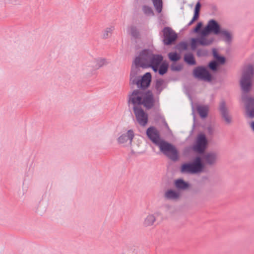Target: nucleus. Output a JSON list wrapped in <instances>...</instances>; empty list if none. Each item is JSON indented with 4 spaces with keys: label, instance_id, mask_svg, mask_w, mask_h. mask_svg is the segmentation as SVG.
<instances>
[{
    "label": "nucleus",
    "instance_id": "4",
    "mask_svg": "<svg viewBox=\"0 0 254 254\" xmlns=\"http://www.w3.org/2000/svg\"><path fill=\"white\" fill-rule=\"evenodd\" d=\"M203 168L204 165L201 158L197 157L192 162L183 164L181 171L183 173L197 174L202 172Z\"/></svg>",
    "mask_w": 254,
    "mask_h": 254
},
{
    "label": "nucleus",
    "instance_id": "5",
    "mask_svg": "<svg viewBox=\"0 0 254 254\" xmlns=\"http://www.w3.org/2000/svg\"><path fill=\"white\" fill-rule=\"evenodd\" d=\"M157 145L159 146L161 152L171 159L174 161L178 160V153L177 149L173 145L162 140Z\"/></svg>",
    "mask_w": 254,
    "mask_h": 254
},
{
    "label": "nucleus",
    "instance_id": "36",
    "mask_svg": "<svg viewBox=\"0 0 254 254\" xmlns=\"http://www.w3.org/2000/svg\"><path fill=\"white\" fill-rule=\"evenodd\" d=\"M202 26V23H201V22H199V23L197 24V25H196V26L195 27V28L194 29V31L195 32H198V31L200 30V29L201 28Z\"/></svg>",
    "mask_w": 254,
    "mask_h": 254
},
{
    "label": "nucleus",
    "instance_id": "26",
    "mask_svg": "<svg viewBox=\"0 0 254 254\" xmlns=\"http://www.w3.org/2000/svg\"><path fill=\"white\" fill-rule=\"evenodd\" d=\"M169 59L173 62H176L180 60L181 57L180 55L176 52L170 53L168 54Z\"/></svg>",
    "mask_w": 254,
    "mask_h": 254
},
{
    "label": "nucleus",
    "instance_id": "23",
    "mask_svg": "<svg viewBox=\"0 0 254 254\" xmlns=\"http://www.w3.org/2000/svg\"><path fill=\"white\" fill-rule=\"evenodd\" d=\"M154 8L158 12L160 13L162 10L163 7V1L162 0H151Z\"/></svg>",
    "mask_w": 254,
    "mask_h": 254
},
{
    "label": "nucleus",
    "instance_id": "18",
    "mask_svg": "<svg viewBox=\"0 0 254 254\" xmlns=\"http://www.w3.org/2000/svg\"><path fill=\"white\" fill-rule=\"evenodd\" d=\"M180 196V194L178 191L172 190H168L165 193V197L168 199H177Z\"/></svg>",
    "mask_w": 254,
    "mask_h": 254
},
{
    "label": "nucleus",
    "instance_id": "17",
    "mask_svg": "<svg viewBox=\"0 0 254 254\" xmlns=\"http://www.w3.org/2000/svg\"><path fill=\"white\" fill-rule=\"evenodd\" d=\"M206 164L211 165L215 163L217 159V155L215 153H208L203 157Z\"/></svg>",
    "mask_w": 254,
    "mask_h": 254
},
{
    "label": "nucleus",
    "instance_id": "2",
    "mask_svg": "<svg viewBox=\"0 0 254 254\" xmlns=\"http://www.w3.org/2000/svg\"><path fill=\"white\" fill-rule=\"evenodd\" d=\"M129 101L134 105H142L147 109L153 106V95L150 92H141L134 91L129 97Z\"/></svg>",
    "mask_w": 254,
    "mask_h": 254
},
{
    "label": "nucleus",
    "instance_id": "29",
    "mask_svg": "<svg viewBox=\"0 0 254 254\" xmlns=\"http://www.w3.org/2000/svg\"><path fill=\"white\" fill-rule=\"evenodd\" d=\"M163 83L164 81L162 79H158L156 81L155 87L157 90H158L159 92H160L162 90Z\"/></svg>",
    "mask_w": 254,
    "mask_h": 254
},
{
    "label": "nucleus",
    "instance_id": "33",
    "mask_svg": "<svg viewBox=\"0 0 254 254\" xmlns=\"http://www.w3.org/2000/svg\"><path fill=\"white\" fill-rule=\"evenodd\" d=\"M217 66V63L215 61L211 62L209 64V66L210 68L213 70H215L216 69Z\"/></svg>",
    "mask_w": 254,
    "mask_h": 254
},
{
    "label": "nucleus",
    "instance_id": "10",
    "mask_svg": "<svg viewBox=\"0 0 254 254\" xmlns=\"http://www.w3.org/2000/svg\"><path fill=\"white\" fill-rule=\"evenodd\" d=\"M164 36V42L166 45H169L174 41L177 37V34L171 28L166 27L163 29Z\"/></svg>",
    "mask_w": 254,
    "mask_h": 254
},
{
    "label": "nucleus",
    "instance_id": "13",
    "mask_svg": "<svg viewBox=\"0 0 254 254\" xmlns=\"http://www.w3.org/2000/svg\"><path fill=\"white\" fill-rule=\"evenodd\" d=\"M162 215L160 211H157L154 214L149 213L144 219L143 225L145 227H150L154 225L156 220V217Z\"/></svg>",
    "mask_w": 254,
    "mask_h": 254
},
{
    "label": "nucleus",
    "instance_id": "24",
    "mask_svg": "<svg viewBox=\"0 0 254 254\" xmlns=\"http://www.w3.org/2000/svg\"><path fill=\"white\" fill-rule=\"evenodd\" d=\"M162 61L160 62L161 63ZM160 63L158 65V69L159 73L161 75L165 74L168 69V64L166 63H163L161 64Z\"/></svg>",
    "mask_w": 254,
    "mask_h": 254
},
{
    "label": "nucleus",
    "instance_id": "37",
    "mask_svg": "<svg viewBox=\"0 0 254 254\" xmlns=\"http://www.w3.org/2000/svg\"><path fill=\"white\" fill-rule=\"evenodd\" d=\"M215 59L220 64H223L225 62V58L223 57L218 56V58H216Z\"/></svg>",
    "mask_w": 254,
    "mask_h": 254
},
{
    "label": "nucleus",
    "instance_id": "16",
    "mask_svg": "<svg viewBox=\"0 0 254 254\" xmlns=\"http://www.w3.org/2000/svg\"><path fill=\"white\" fill-rule=\"evenodd\" d=\"M219 110L222 118L226 124H230L232 121V118L229 114V112L226 107L224 102H221L219 106Z\"/></svg>",
    "mask_w": 254,
    "mask_h": 254
},
{
    "label": "nucleus",
    "instance_id": "19",
    "mask_svg": "<svg viewBox=\"0 0 254 254\" xmlns=\"http://www.w3.org/2000/svg\"><path fill=\"white\" fill-rule=\"evenodd\" d=\"M206 35H203L201 33V36L200 38H198V44L203 46H207L211 44L213 42L214 40L213 38H208L206 37Z\"/></svg>",
    "mask_w": 254,
    "mask_h": 254
},
{
    "label": "nucleus",
    "instance_id": "39",
    "mask_svg": "<svg viewBox=\"0 0 254 254\" xmlns=\"http://www.w3.org/2000/svg\"><path fill=\"white\" fill-rule=\"evenodd\" d=\"M250 126L253 131H254V121H252L250 123Z\"/></svg>",
    "mask_w": 254,
    "mask_h": 254
},
{
    "label": "nucleus",
    "instance_id": "31",
    "mask_svg": "<svg viewBox=\"0 0 254 254\" xmlns=\"http://www.w3.org/2000/svg\"><path fill=\"white\" fill-rule=\"evenodd\" d=\"M143 11L144 13L147 15H153V12L151 7L148 6H144L143 7Z\"/></svg>",
    "mask_w": 254,
    "mask_h": 254
},
{
    "label": "nucleus",
    "instance_id": "22",
    "mask_svg": "<svg viewBox=\"0 0 254 254\" xmlns=\"http://www.w3.org/2000/svg\"><path fill=\"white\" fill-rule=\"evenodd\" d=\"M197 111L202 118H205L207 116L208 107L207 106H198L197 108Z\"/></svg>",
    "mask_w": 254,
    "mask_h": 254
},
{
    "label": "nucleus",
    "instance_id": "12",
    "mask_svg": "<svg viewBox=\"0 0 254 254\" xmlns=\"http://www.w3.org/2000/svg\"><path fill=\"white\" fill-rule=\"evenodd\" d=\"M148 138L156 145L161 140L158 131L154 127H150L146 130Z\"/></svg>",
    "mask_w": 254,
    "mask_h": 254
},
{
    "label": "nucleus",
    "instance_id": "14",
    "mask_svg": "<svg viewBox=\"0 0 254 254\" xmlns=\"http://www.w3.org/2000/svg\"><path fill=\"white\" fill-rule=\"evenodd\" d=\"M106 64L104 59H93L87 63V66L90 68V70L98 69Z\"/></svg>",
    "mask_w": 254,
    "mask_h": 254
},
{
    "label": "nucleus",
    "instance_id": "20",
    "mask_svg": "<svg viewBox=\"0 0 254 254\" xmlns=\"http://www.w3.org/2000/svg\"><path fill=\"white\" fill-rule=\"evenodd\" d=\"M174 183L175 187L180 190H185L189 186V184L182 179L176 180Z\"/></svg>",
    "mask_w": 254,
    "mask_h": 254
},
{
    "label": "nucleus",
    "instance_id": "8",
    "mask_svg": "<svg viewBox=\"0 0 254 254\" xmlns=\"http://www.w3.org/2000/svg\"><path fill=\"white\" fill-rule=\"evenodd\" d=\"M133 111L138 124L142 126H145L148 122L147 114L142 109L137 107H134Z\"/></svg>",
    "mask_w": 254,
    "mask_h": 254
},
{
    "label": "nucleus",
    "instance_id": "32",
    "mask_svg": "<svg viewBox=\"0 0 254 254\" xmlns=\"http://www.w3.org/2000/svg\"><path fill=\"white\" fill-rule=\"evenodd\" d=\"M198 39H192L191 41V46L192 49H195L198 44Z\"/></svg>",
    "mask_w": 254,
    "mask_h": 254
},
{
    "label": "nucleus",
    "instance_id": "1",
    "mask_svg": "<svg viewBox=\"0 0 254 254\" xmlns=\"http://www.w3.org/2000/svg\"><path fill=\"white\" fill-rule=\"evenodd\" d=\"M163 60L161 55H154L150 51L144 50L135 59L132 65L130 81L135 84L139 88H145L149 86L151 80V75L149 72L146 73L140 79H138L137 74L139 71V67L147 68L151 67L155 72L157 71L158 65Z\"/></svg>",
    "mask_w": 254,
    "mask_h": 254
},
{
    "label": "nucleus",
    "instance_id": "21",
    "mask_svg": "<svg viewBox=\"0 0 254 254\" xmlns=\"http://www.w3.org/2000/svg\"><path fill=\"white\" fill-rule=\"evenodd\" d=\"M200 3L199 2H198L196 3L195 7L194 13L193 17L192 19H191V20L188 24L189 25H191L195 20H196L198 19V16H199V10H200Z\"/></svg>",
    "mask_w": 254,
    "mask_h": 254
},
{
    "label": "nucleus",
    "instance_id": "7",
    "mask_svg": "<svg viewBox=\"0 0 254 254\" xmlns=\"http://www.w3.org/2000/svg\"><path fill=\"white\" fill-rule=\"evenodd\" d=\"M220 27L219 24L214 20H210L207 26L202 30V34L207 35L210 33L217 35L220 33Z\"/></svg>",
    "mask_w": 254,
    "mask_h": 254
},
{
    "label": "nucleus",
    "instance_id": "27",
    "mask_svg": "<svg viewBox=\"0 0 254 254\" xmlns=\"http://www.w3.org/2000/svg\"><path fill=\"white\" fill-rule=\"evenodd\" d=\"M224 36V40L227 42H229L232 38V35L230 33L225 30H221L220 33Z\"/></svg>",
    "mask_w": 254,
    "mask_h": 254
},
{
    "label": "nucleus",
    "instance_id": "9",
    "mask_svg": "<svg viewBox=\"0 0 254 254\" xmlns=\"http://www.w3.org/2000/svg\"><path fill=\"white\" fill-rule=\"evenodd\" d=\"M134 132L132 130H128L126 133L122 134L118 138L119 143L126 145L130 144L133 151V146L132 145V140L134 137Z\"/></svg>",
    "mask_w": 254,
    "mask_h": 254
},
{
    "label": "nucleus",
    "instance_id": "25",
    "mask_svg": "<svg viewBox=\"0 0 254 254\" xmlns=\"http://www.w3.org/2000/svg\"><path fill=\"white\" fill-rule=\"evenodd\" d=\"M185 61L190 64H194L195 60L193 55L191 54H187L185 56Z\"/></svg>",
    "mask_w": 254,
    "mask_h": 254
},
{
    "label": "nucleus",
    "instance_id": "15",
    "mask_svg": "<svg viewBox=\"0 0 254 254\" xmlns=\"http://www.w3.org/2000/svg\"><path fill=\"white\" fill-rule=\"evenodd\" d=\"M243 100L246 105L247 115L250 118H254V99L244 98Z\"/></svg>",
    "mask_w": 254,
    "mask_h": 254
},
{
    "label": "nucleus",
    "instance_id": "40",
    "mask_svg": "<svg viewBox=\"0 0 254 254\" xmlns=\"http://www.w3.org/2000/svg\"><path fill=\"white\" fill-rule=\"evenodd\" d=\"M138 140L139 141L138 143H140L141 142V138L140 137V138H138Z\"/></svg>",
    "mask_w": 254,
    "mask_h": 254
},
{
    "label": "nucleus",
    "instance_id": "6",
    "mask_svg": "<svg viewBox=\"0 0 254 254\" xmlns=\"http://www.w3.org/2000/svg\"><path fill=\"white\" fill-rule=\"evenodd\" d=\"M208 141L205 135L203 133L198 134L195 138L192 149L199 153H203L207 148Z\"/></svg>",
    "mask_w": 254,
    "mask_h": 254
},
{
    "label": "nucleus",
    "instance_id": "11",
    "mask_svg": "<svg viewBox=\"0 0 254 254\" xmlns=\"http://www.w3.org/2000/svg\"><path fill=\"white\" fill-rule=\"evenodd\" d=\"M194 75L199 79L209 81L211 80V75L208 71L203 67H197L193 71Z\"/></svg>",
    "mask_w": 254,
    "mask_h": 254
},
{
    "label": "nucleus",
    "instance_id": "35",
    "mask_svg": "<svg viewBox=\"0 0 254 254\" xmlns=\"http://www.w3.org/2000/svg\"><path fill=\"white\" fill-rule=\"evenodd\" d=\"M179 48L182 50H186L188 47V45L186 43H181L179 45Z\"/></svg>",
    "mask_w": 254,
    "mask_h": 254
},
{
    "label": "nucleus",
    "instance_id": "34",
    "mask_svg": "<svg viewBox=\"0 0 254 254\" xmlns=\"http://www.w3.org/2000/svg\"><path fill=\"white\" fill-rule=\"evenodd\" d=\"M171 68L173 70L178 71L181 69L182 66L180 65H176L175 64H174L171 65Z\"/></svg>",
    "mask_w": 254,
    "mask_h": 254
},
{
    "label": "nucleus",
    "instance_id": "28",
    "mask_svg": "<svg viewBox=\"0 0 254 254\" xmlns=\"http://www.w3.org/2000/svg\"><path fill=\"white\" fill-rule=\"evenodd\" d=\"M129 33L134 37H137L139 35V33L136 27L131 26L129 28Z\"/></svg>",
    "mask_w": 254,
    "mask_h": 254
},
{
    "label": "nucleus",
    "instance_id": "3",
    "mask_svg": "<svg viewBox=\"0 0 254 254\" xmlns=\"http://www.w3.org/2000/svg\"><path fill=\"white\" fill-rule=\"evenodd\" d=\"M254 74V71L252 65H249L244 69L240 79V85L243 91L248 92L251 90Z\"/></svg>",
    "mask_w": 254,
    "mask_h": 254
},
{
    "label": "nucleus",
    "instance_id": "30",
    "mask_svg": "<svg viewBox=\"0 0 254 254\" xmlns=\"http://www.w3.org/2000/svg\"><path fill=\"white\" fill-rule=\"evenodd\" d=\"M113 30H114L113 27L107 28L104 32L103 37L104 38L108 37L109 36H110L112 34Z\"/></svg>",
    "mask_w": 254,
    "mask_h": 254
},
{
    "label": "nucleus",
    "instance_id": "38",
    "mask_svg": "<svg viewBox=\"0 0 254 254\" xmlns=\"http://www.w3.org/2000/svg\"><path fill=\"white\" fill-rule=\"evenodd\" d=\"M213 56H214V57L215 59H216V58H218V57L219 56V55L215 49H214L213 50Z\"/></svg>",
    "mask_w": 254,
    "mask_h": 254
}]
</instances>
